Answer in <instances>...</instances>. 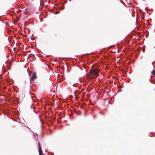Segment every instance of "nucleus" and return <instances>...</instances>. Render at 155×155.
<instances>
[{"label":"nucleus","mask_w":155,"mask_h":155,"mask_svg":"<svg viewBox=\"0 0 155 155\" xmlns=\"http://www.w3.org/2000/svg\"><path fill=\"white\" fill-rule=\"evenodd\" d=\"M109 49H108L107 48L103 49L101 51H100L98 52V53H91L90 54H94L95 56H92V60H93L94 61L96 60L97 58H99V55H101L104 54H107L106 55L103 54L101 58L102 60V61H101V63L102 64L104 63L105 62V60L106 59H108L111 56V55L109 53H107Z\"/></svg>","instance_id":"f257e3e1"},{"label":"nucleus","mask_w":155,"mask_h":155,"mask_svg":"<svg viewBox=\"0 0 155 155\" xmlns=\"http://www.w3.org/2000/svg\"><path fill=\"white\" fill-rule=\"evenodd\" d=\"M101 70L98 68H95L91 70L87 74L89 80L96 78L99 75Z\"/></svg>","instance_id":"f03ea898"},{"label":"nucleus","mask_w":155,"mask_h":155,"mask_svg":"<svg viewBox=\"0 0 155 155\" xmlns=\"http://www.w3.org/2000/svg\"><path fill=\"white\" fill-rule=\"evenodd\" d=\"M137 51H134L132 52H134L135 54L133 56V57L134 56L135 58H137L139 55L140 54V51H141V50L139 49H137Z\"/></svg>","instance_id":"7ed1b4c3"},{"label":"nucleus","mask_w":155,"mask_h":155,"mask_svg":"<svg viewBox=\"0 0 155 155\" xmlns=\"http://www.w3.org/2000/svg\"><path fill=\"white\" fill-rule=\"evenodd\" d=\"M38 146L39 155H41V153H42V150L41 144L39 143H38Z\"/></svg>","instance_id":"20e7f679"},{"label":"nucleus","mask_w":155,"mask_h":155,"mask_svg":"<svg viewBox=\"0 0 155 155\" xmlns=\"http://www.w3.org/2000/svg\"><path fill=\"white\" fill-rule=\"evenodd\" d=\"M37 78V75L35 72L33 73L32 76L31 77V79L34 80L35 79Z\"/></svg>","instance_id":"39448f33"},{"label":"nucleus","mask_w":155,"mask_h":155,"mask_svg":"<svg viewBox=\"0 0 155 155\" xmlns=\"http://www.w3.org/2000/svg\"><path fill=\"white\" fill-rule=\"evenodd\" d=\"M33 21V20L32 19L30 18L28 21H25V24H27L28 23H30L32 22Z\"/></svg>","instance_id":"423d86ee"},{"label":"nucleus","mask_w":155,"mask_h":155,"mask_svg":"<svg viewBox=\"0 0 155 155\" xmlns=\"http://www.w3.org/2000/svg\"><path fill=\"white\" fill-rule=\"evenodd\" d=\"M74 112L78 115H81V113L80 111H77L76 109L74 110Z\"/></svg>","instance_id":"0eeeda50"},{"label":"nucleus","mask_w":155,"mask_h":155,"mask_svg":"<svg viewBox=\"0 0 155 155\" xmlns=\"http://www.w3.org/2000/svg\"><path fill=\"white\" fill-rule=\"evenodd\" d=\"M41 134L40 135V138L41 139L42 138L43 139V136L42 134V133L43 132V125L42 124L41 125Z\"/></svg>","instance_id":"6e6552de"},{"label":"nucleus","mask_w":155,"mask_h":155,"mask_svg":"<svg viewBox=\"0 0 155 155\" xmlns=\"http://www.w3.org/2000/svg\"><path fill=\"white\" fill-rule=\"evenodd\" d=\"M14 101L18 104L20 103V102L19 101V100L17 99L16 97H15Z\"/></svg>","instance_id":"1a4fd4ad"},{"label":"nucleus","mask_w":155,"mask_h":155,"mask_svg":"<svg viewBox=\"0 0 155 155\" xmlns=\"http://www.w3.org/2000/svg\"><path fill=\"white\" fill-rule=\"evenodd\" d=\"M48 155H53L54 154V153L52 152H48Z\"/></svg>","instance_id":"9d476101"},{"label":"nucleus","mask_w":155,"mask_h":155,"mask_svg":"<svg viewBox=\"0 0 155 155\" xmlns=\"http://www.w3.org/2000/svg\"><path fill=\"white\" fill-rule=\"evenodd\" d=\"M146 21H147V25H151V24L149 23V21H148V20H146Z\"/></svg>","instance_id":"9b49d317"},{"label":"nucleus","mask_w":155,"mask_h":155,"mask_svg":"<svg viewBox=\"0 0 155 155\" xmlns=\"http://www.w3.org/2000/svg\"><path fill=\"white\" fill-rule=\"evenodd\" d=\"M151 73L152 74H153L155 75V71L154 70H153L151 72Z\"/></svg>","instance_id":"f8f14e48"},{"label":"nucleus","mask_w":155,"mask_h":155,"mask_svg":"<svg viewBox=\"0 0 155 155\" xmlns=\"http://www.w3.org/2000/svg\"><path fill=\"white\" fill-rule=\"evenodd\" d=\"M130 40L129 39L128 40H127V42H126V44H129L130 43Z\"/></svg>","instance_id":"ddd939ff"},{"label":"nucleus","mask_w":155,"mask_h":155,"mask_svg":"<svg viewBox=\"0 0 155 155\" xmlns=\"http://www.w3.org/2000/svg\"><path fill=\"white\" fill-rule=\"evenodd\" d=\"M71 115H69V118H70V119H71V120H73V119H74L75 118V117H71Z\"/></svg>","instance_id":"4468645a"},{"label":"nucleus","mask_w":155,"mask_h":155,"mask_svg":"<svg viewBox=\"0 0 155 155\" xmlns=\"http://www.w3.org/2000/svg\"><path fill=\"white\" fill-rule=\"evenodd\" d=\"M76 92L77 93V94H81V92L80 91H76Z\"/></svg>","instance_id":"2eb2a0df"},{"label":"nucleus","mask_w":155,"mask_h":155,"mask_svg":"<svg viewBox=\"0 0 155 155\" xmlns=\"http://www.w3.org/2000/svg\"><path fill=\"white\" fill-rule=\"evenodd\" d=\"M77 84H74L73 85V86L74 87H76L77 86Z\"/></svg>","instance_id":"dca6fc26"},{"label":"nucleus","mask_w":155,"mask_h":155,"mask_svg":"<svg viewBox=\"0 0 155 155\" xmlns=\"http://www.w3.org/2000/svg\"><path fill=\"white\" fill-rule=\"evenodd\" d=\"M79 80H80V82L81 83H82L83 82V81H84V80H82V79L81 78L79 79Z\"/></svg>","instance_id":"f3484780"},{"label":"nucleus","mask_w":155,"mask_h":155,"mask_svg":"<svg viewBox=\"0 0 155 155\" xmlns=\"http://www.w3.org/2000/svg\"><path fill=\"white\" fill-rule=\"evenodd\" d=\"M99 113L101 114H102L103 115H104V113H103V112H101V111H100L99 112Z\"/></svg>","instance_id":"a211bd4d"},{"label":"nucleus","mask_w":155,"mask_h":155,"mask_svg":"<svg viewBox=\"0 0 155 155\" xmlns=\"http://www.w3.org/2000/svg\"><path fill=\"white\" fill-rule=\"evenodd\" d=\"M61 58V57H59V59L60 60H62V59L63 58Z\"/></svg>","instance_id":"6ab92c4d"},{"label":"nucleus","mask_w":155,"mask_h":155,"mask_svg":"<svg viewBox=\"0 0 155 155\" xmlns=\"http://www.w3.org/2000/svg\"><path fill=\"white\" fill-rule=\"evenodd\" d=\"M39 18H40V20H41V21H43V20L42 19H41V18H40V17H39Z\"/></svg>","instance_id":"aec40b11"},{"label":"nucleus","mask_w":155,"mask_h":155,"mask_svg":"<svg viewBox=\"0 0 155 155\" xmlns=\"http://www.w3.org/2000/svg\"><path fill=\"white\" fill-rule=\"evenodd\" d=\"M39 118H40V120L41 122H42L41 120V118H40V115H39Z\"/></svg>","instance_id":"412c9836"},{"label":"nucleus","mask_w":155,"mask_h":155,"mask_svg":"<svg viewBox=\"0 0 155 155\" xmlns=\"http://www.w3.org/2000/svg\"><path fill=\"white\" fill-rule=\"evenodd\" d=\"M132 15L133 17H134V15L133 13L132 14Z\"/></svg>","instance_id":"4be33fe9"},{"label":"nucleus","mask_w":155,"mask_h":155,"mask_svg":"<svg viewBox=\"0 0 155 155\" xmlns=\"http://www.w3.org/2000/svg\"><path fill=\"white\" fill-rule=\"evenodd\" d=\"M149 81L151 82V83H153V82L151 81L150 79H149Z\"/></svg>","instance_id":"5701e85b"},{"label":"nucleus","mask_w":155,"mask_h":155,"mask_svg":"<svg viewBox=\"0 0 155 155\" xmlns=\"http://www.w3.org/2000/svg\"><path fill=\"white\" fill-rule=\"evenodd\" d=\"M152 64L153 65V66H154V64H153V62H152Z\"/></svg>","instance_id":"b1692460"},{"label":"nucleus","mask_w":155,"mask_h":155,"mask_svg":"<svg viewBox=\"0 0 155 155\" xmlns=\"http://www.w3.org/2000/svg\"><path fill=\"white\" fill-rule=\"evenodd\" d=\"M86 111H84V116L86 115Z\"/></svg>","instance_id":"393cba45"},{"label":"nucleus","mask_w":155,"mask_h":155,"mask_svg":"<svg viewBox=\"0 0 155 155\" xmlns=\"http://www.w3.org/2000/svg\"><path fill=\"white\" fill-rule=\"evenodd\" d=\"M48 11L49 12H51V10H50V9H48Z\"/></svg>","instance_id":"a878e982"},{"label":"nucleus","mask_w":155,"mask_h":155,"mask_svg":"<svg viewBox=\"0 0 155 155\" xmlns=\"http://www.w3.org/2000/svg\"><path fill=\"white\" fill-rule=\"evenodd\" d=\"M121 91H121V90H120V91H117V92L118 93V92H121Z\"/></svg>","instance_id":"bb28decb"},{"label":"nucleus","mask_w":155,"mask_h":155,"mask_svg":"<svg viewBox=\"0 0 155 155\" xmlns=\"http://www.w3.org/2000/svg\"><path fill=\"white\" fill-rule=\"evenodd\" d=\"M48 150L46 149H45V151L47 152L48 151Z\"/></svg>","instance_id":"cd10ccee"},{"label":"nucleus","mask_w":155,"mask_h":155,"mask_svg":"<svg viewBox=\"0 0 155 155\" xmlns=\"http://www.w3.org/2000/svg\"><path fill=\"white\" fill-rule=\"evenodd\" d=\"M115 46V45H113L111 46V48H114Z\"/></svg>","instance_id":"c85d7f7f"},{"label":"nucleus","mask_w":155,"mask_h":155,"mask_svg":"<svg viewBox=\"0 0 155 155\" xmlns=\"http://www.w3.org/2000/svg\"><path fill=\"white\" fill-rule=\"evenodd\" d=\"M1 21H2V22L3 23H4V21H3V20H1Z\"/></svg>","instance_id":"c756f323"},{"label":"nucleus","mask_w":155,"mask_h":155,"mask_svg":"<svg viewBox=\"0 0 155 155\" xmlns=\"http://www.w3.org/2000/svg\"><path fill=\"white\" fill-rule=\"evenodd\" d=\"M145 50H143V53H144V52H145Z\"/></svg>","instance_id":"7c9ffc66"},{"label":"nucleus","mask_w":155,"mask_h":155,"mask_svg":"<svg viewBox=\"0 0 155 155\" xmlns=\"http://www.w3.org/2000/svg\"><path fill=\"white\" fill-rule=\"evenodd\" d=\"M69 125V124H66V126H68Z\"/></svg>","instance_id":"2f4dec72"},{"label":"nucleus","mask_w":155,"mask_h":155,"mask_svg":"<svg viewBox=\"0 0 155 155\" xmlns=\"http://www.w3.org/2000/svg\"><path fill=\"white\" fill-rule=\"evenodd\" d=\"M67 121V120H65L64 121V122H66Z\"/></svg>","instance_id":"473e14b6"},{"label":"nucleus","mask_w":155,"mask_h":155,"mask_svg":"<svg viewBox=\"0 0 155 155\" xmlns=\"http://www.w3.org/2000/svg\"><path fill=\"white\" fill-rule=\"evenodd\" d=\"M141 18L142 20H143V17H142Z\"/></svg>","instance_id":"72a5a7b5"},{"label":"nucleus","mask_w":155,"mask_h":155,"mask_svg":"<svg viewBox=\"0 0 155 155\" xmlns=\"http://www.w3.org/2000/svg\"><path fill=\"white\" fill-rule=\"evenodd\" d=\"M78 88L79 89H81V88H80V87H78Z\"/></svg>","instance_id":"f704fd0d"},{"label":"nucleus","mask_w":155,"mask_h":155,"mask_svg":"<svg viewBox=\"0 0 155 155\" xmlns=\"http://www.w3.org/2000/svg\"><path fill=\"white\" fill-rule=\"evenodd\" d=\"M52 130H51V133L52 132Z\"/></svg>","instance_id":"c9c22d12"},{"label":"nucleus","mask_w":155,"mask_h":155,"mask_svg":"<svg viewBox=\"0 0 155 155\" xmlns=\"http://www.w3.org/2000/svg\"><path fill=\"white\" fill-rule=\"evenodd\" d=\"M147 8L146 7V8H145V10H146V9H147Z\"/></svg>","instance_id":"e433bc0d"},{"label":"nucleus","mask_w":155,"mask_h":155,"mask_svg":"<svg viewBox=\"0 0 155 155\" xmlns=\"http://www.w3.org/2000/svg\"><path fill=\"white\" fill-rule=\"evenodd\" d=\"M33 58H34V57H35V56L34 55H33Z\"/></svg>","instance_id":"4c0bfd02"},{"label":"nucleus","mask_w":155,"mask_h":155,"mask_svg":"<svg viewBox=\"0 0 155 155\" xmlns=\"http://www.w3.org/2000/svg\"><path fill=\"white\" fill-rule=\"evenodd\" d=\"M80 68L81 69V70H82V69L81 67H80Z\"/></svg>","instance_id":"58836bf2"},{"label":"nucleus","mask_w":155,"mask_h":155,"mask_svg":"<svg viewBox=\"0 0 155 155\" xmlns=\"http://www.w3.org/2000/svg\"><path fill=\"white\" fill-rule=\"evenodd\" d=\"M82 91H83L84 90V88L82 89Z\"/></svg>","instance_id":"ea45409f"},{"label":"nucleus","mask_w":155,"mask_h":155,"mask_svg":"<svg viewBox=\"0 0 155 155\" xmlns=\"http://www.w3.org/2000/svg\"><path fill=\"white\" fill-rule=\"evenodd\" d=\"M34 112L35 113H36V114H37V113L35 111H34Z\"/></svg>","instance_id":"a19ab883"},{"label":"nucleus","mask_w":155,"mask_h":155,"mask_svg":"<svg viewBox=\"0 0 155 155\" xmlns=\"http://www.w3.org/2000/svg\"><path fill=\"white\" fill-rule=\"evenodd\" d=\"M95 115H94V118H95Z\"/></svg>","instance_id":"79ce46f5"},{"label":"nucleus","mask_w":155,"mask_h":155,"mask_svg":"<svg viewBox=\"0 0 155 155\" xmlns=\"http://www.w3.org/2000/svg\"><path fill=\"white\" fill-rule=\"evenodd\" d=\"M62 114V112H61V113H60V114Z\"/></svg>","instance_id":"37998d69"},{"label":"nucleus","mask_w":155,"mask_h":155,"mask_svg":"<svg viewBox=\"0 0 155 155\" xmlns=\"http://www.w3.org/2000/svg\"><path fill=\"white\" fill-rule=\"evenodd\" d=\"M154 134H155V132H154ZM154 136H155V134H154V135H153V137H154Z\"/></svg>","instance_id":"c03bdc74"},{"label":"nucleus","mask_w":155,"mask_h":155,"mask_svg":"<svg viewBox=\"0 0 155 155\" xmlns=\"http://www.w3.org/2000/svg\"><path fill=\"white\" fill-rule=\"evenodd\" d=\"M33 135H34V137H35V134H34Z\"/></svg>","instance_id":"a18cd8bd"},{"label":"nucleus","mask_w":155,"mask_h":155,"mask_svg":"<svg viewBox=\"0 0 155 155\" xmlns=\"http://www.w3.org/2000/svg\"><path fill=\"white\" fill-rule=\"evenodd\" d=\"M86 91H87V89H86Z\"/></svg>","instance_id":"49530a36"},{"label":"nucleus","mask_w":155,"mask_h":155,"mask_svg":"<svg viewBox=\"0 0 155 155\" xmlns=\"http://www.w3.org/2000/svg\"><path fill=\"white\" fill-rule=\"evenodd\" d=\"M126 40V39H125V40H124V41H125Z\"/></svg>","instance_id":"de8ad7c7"},{"label":"nucleus","mask_w":155,"mask_h":155,"mask_svg":"<svg viewBox=\"0 0 155 155\" xmlns=\"http://www.w3.org/2000/svg\"><path fill=\"white\" fill-rule=\"evenodd\" d=\"M88 59H90V58H88Z\"/></svg>","instance_id":"09e8293b"},{"label":"nucleus","mask_w":155,"mask_h":155,"mask_svg":"<svg viewBox=\"0 0 155 155\" xmlns=\"http://www.w3.org/2000/svg\"><path fill=\"white\" fill-rule=\"evenodd\" d=\"M29 75L30 76V74H29Z\"/></svg>","instance_id":"8fccbe9b"},{"label":"nucleus","mask_w":155,"mask_h":155,"mask_svg":"<svg viewBox=\"0 0 155 155\" xmlns=\"http://www.w3.org/2000/svg\"><path fill=\"white\" fill-rule=\"evenodd\" d=\"M75 97H76V95H75Z\"/></svg>","instance_id":"3c124183"},{"label":"nucleus","mask_w":155,"mask_h":155,"mask_svg":"<svg viewBox=\"0 0 155 155\" xmlns=\"http://www.w3.org/2000/svg\"><path fill=\"white\" fill-rule=\"evenodd\" d=\"M35 140H36V138L35 137Z\"/></svg>","instance_id":"603ef678"},{"label":"nucleus","mask_w":155,"mask_h":155,"mask_svg":"<svg viewBox=\"0 0 155 155\" xmlns=\"http://www.w3.org/2000/svg\"><path fill=\"white\" fill-rule=\"evenodd\" d=\"M154 48H155V47H154Z\"/></svg>","instance_id":"864d4df0"},{"label":"nucleus","mask_w":155,"mask_h":155,"mask_svg":"<svg viewBox=\"0 0 155 155\" xmlns=\"http://www.w3.org/2000/svg\"><path fill=\"white\" fill-rule=\"evenodd\" d=\"M1 21V20H0V21Z\"/></svg>","instance_id":"5fc2aeb1"}]
</instances>
